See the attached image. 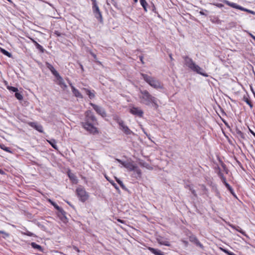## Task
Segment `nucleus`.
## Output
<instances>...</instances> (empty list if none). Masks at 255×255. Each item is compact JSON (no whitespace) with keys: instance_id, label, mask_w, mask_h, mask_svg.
<instances>
[{"instance_id":"1","label":"nucleus","mask_w":255,"mask_h":255,"mask_svg":"<svg viewBox=\"0 0 255 255\" xmlns=\"http://www.w3.org/2000/svg\"><path fill=\"white\" fill-rule=\"evenodd\" d=\"M97 124V120L93 113L91 111L85 113V121L81 123L82 127L90 133L95 134L98 132L97 128L95 125Z\"/></svg>"},{"instance_id":"2","label":"nucleus","mask_w":255,"mask_h":255,"mask_svg":"<svg viewBox=\"0 0 255 255\" xmlns=\"http://www.w3.org/2000/svg\"><path fill=\"white\" fill-rule=\"evenodd\" d=\"M139 95L138 97L141 104L147 106L151 105L155 109H157L158 108V100L156 98L151 95L146 90L139 89Z\"/></svg>"},{"instance_id":"3","label":"nucleus","mask_w":255,"mask_h":255,"mask_svg":"<svg viewBox=\"0 0 255 255\" xmlns=\"http://www.w3.org/2000/svg\"><path fill=\"white\" fill-rule=\"evenodd\" d=\"M184 61V64L193 72L200 74L204 77H207L208 75L204 72L203 69L198 65H196L193 60L188 56H182Z\"/></svg>"},{"instance_id":"4","label":"nucleus","mask_w":255,"mask_h":255,"mask_svg":"<svg viewBox=\"0 0 255 255\" xmlns=\"http://www.w3.org/2000/svg\"><path fill=\"white\" fill-rule=\"evenodd\" d=\"M141 76L143 80L152 88L155 89H163V85L161 82L154 77L144 73H141Z\"/></svg>"},{"instance_id":"5","label":"nucleus","mask_w":255,"mask_h":255,"mask_svg":"<svg viewBox=\"0 0 255 255\" xmlns=\"http://www.w3.org/2000/svg\"><path fill=\"white\" fill-rule=\"evenodd\" d=\"M76 193L79 200L82 202H85L89 198V194L85 189L82 187H78L76 189Z\"/></svg>"},{"instance_id":"6","label":"nucleus","mask_w":255,"mask_h":255,"mask_svg":"<svg viewBox=\"0 0 255 255\" xmlns=\"http://www.w3.org/2000/svg\"><path fill=\"white\" fill-rule=\"evenodd\" d=\"M224 2L226 4H227V5H229V6H230L233 7V8L238 9H240V10H242V11H246V12H249L250 13H252L253 14H255V11H254L253 10H250V9H247L246 8H244V7H242V6H241L238 5V4H237L236 3L232 2H230V1H228V0H224Z\"/></svg>"},{"instance_id":"7","label":"nucleus","mask_w":255,"mask_h":255,"mask_svg":"<svg viewBox=\"0 0 255 255\" xmlns=\"http://www.w3.org/2000/svg\"><path fill=\"white\" fill-rule=\"evenodd\" d=\"M93 11L95 17L98 19L100 22H102L103 21L102 15L96 1H94V3L93 4Z\"/></svg>"},{"instance_id":"8","label":"nucleus","mask_w":255,"mask_h":255,"mask_svg":"<svg viewBox=\"0 0 255 255\" xmlns=\"http://www.w3.org/2000/svg\"><path fill=\"white\" fill-rule=\"evenodd\" d=\"M117 123L120 126V129L122 130L125 134L129 135L133 133L132 131L125 124L123 120L118 119Z\"/></svg>"},{"instance_id":"9","label":"nucleus","mask_w":255,"mask_h":255,"mask_svg":"<svg viewBox=\"0 0 255 255\" xmlns=\"http://www.w3.org/2000/svg\"><path fill=\"white\" fill-rule=\"evenodd\" d=\"M116 160L130 171H133L135 169V167L136 166L130 162L123 161L118 158H116Z\"/></svg>"},{"instance_id":"10","label":"nucleus","mask_w":255,"mask_h":255,"mask_svg":"<svg viewBox=\"0 0 255 255\" xmlns=\"http://www.w3.org/2000/svg\"><path fill=\"white\" fill-rule=\"evenodd\" d=\"M90 105L92 106L97 113L101 116L102 117L104 118L107 116L106 111L103 108L92 103H90Z\"/></svg>"},{"instance_id":"11","label":"nucleus","mask_w":255,"mask_h":255,"mask_svg":"<svg viewBox=\"0 0 255 255\" xmlns=\"http://www.w3.org/2000/svg\"><path fill=\"white\" fill-rule=\"evenodd\" d=\"M129 112L131 114H132L135 116L140 117V118L142 117L143 115V111L140 108H139L138 107H131L129 109Z\"/></svg>"},{"instance_id":"12","label":"nucleus","mask_w":255,"mask_h":255,"mask_svg":"<svg viewBox=\"0 0 255 255\" xmlns=\"http://www.w3.org/2000/svg\"><path fill=\"white\" fill-rule=\"evenodd\" d=\"M233 133L239 138L240 141H241L242 139H245V136L244 133L243 132H242L238 128L236 127L234 129Z\"/></svg>"},{"instance_id":"13","label":"nucleus","mask_w":255,"mask_h":255,"mask_svg":"<svg viewBox=\"0 0 255 255\" xmlns=\"http://www.w3.org/2000/svg\"><path fill=\"white\" fill-rule=\"evenodd\" d=\"M189 241L201 249L204 248L203 245L199 242L197 237L194 235H192L189 237Z\"/></svg>"},{"instance_id":"14","label":"nucleus","mask_w":255,"mask_h":255,"mask_svg":"<svg viewBox=\"0 0 255 255\" xmlns=\"http://www.w3.org/2000/svg\"><path fill=\"white\" fill-rule=\"evenodd\" d=\"M56 78V83L59 85L61 88L65 89L67 88V85L65 83L63 78L60 76L59 74L55 77Z\"/></svg>"},{"instance_id":"15","label":"nucleus","mask_w":255,"mask_h":255,"mask_svg":"<svg viewBox=\"0 0 255 255\" xmlns=\"http://www.w3.org/2000/svg\"><path fill=\"white\" fill-rule=\"evenodd\" d=\"M28 124L30 127L35 128L36 130H37L39 132H41V133H42L43 132V127L41 125L38 124L37 123H35V122H30Z\"/></svg>"},{"instance_id":"16","label":"nucleus","mask_w":255,"mask_h":255,"mask_svg":"<svg viewBox=\"0 0 255 255\" xmlns=\"http://www.w3.org/2000/svg\"><path fill=\"white\" fill-rule=\"evenodd\" d=\"M49 202L54 207V208L58 210L62 215H64L65 213V211L62 208L60 207L56 203L53 202L51 200L49 199Z\"/></svg>"},{"instance_id":"17","label":"nucleus","mask_w":255,"mask_h":255,"mask_svg":"<svg viewBox=\"0 0 255 255\" xmlns=\"http://www.w3.org/2000/svg\"><path fill=\"white\" fill-rule=\"evenodd\" d=\"M46 65L47 68H48L51 73L56 77L58 75L59 73L55 69L54 67L50 63L46 62Z\"/></svg>"},{"instance_id":"18","label":"nucleus","mask_w":255,"mask_h":255,"mask_svg":"<svg viewBox=\"0 0 255 255\" xmlns=\"http://www.w3.org/2000/svg\"><path fill=\"white\" fill-rule=\"evenodd\" d=\"M72 91L75 97L82 99L83 98L81 93L76 89L74 86H71Z\"/></svg>"},{"instance_id":"19","label":"nucleus","mask_w":255,"mask_h":255,"mask_svg":"<svg viewBox=\"0 0 255 255\" xmlns=\"http://www.w3.org/2000/svg\"><path fill=\"white\" fill-rule=\"evenodd\" d=\"M29 38L32 41V42L34 44L36 48L38 49L41 53H43L44 51V49L43 47L38 44L34 39L31 37H29Z\"/></svg>"},{"instance_id":"20","label":"nucleus","mask_w":255,"mask_h":255,"mask_svg":"<svg viewBox=\"0 0 255 255\" xmlns=\"http://www.w3.org/2000/svg\"><path fill=\"white\" fill-rule=\"evenodd\" d=\"M148 250L155 255H165L160 250L154 249L151 247H148Z\"/></svg>"},{"instance_id":"21","label":"nucleus","mask_w":255,"mask_h":255,"mask_svg":"<svg viewBox=\"0 0 255 255\" xmlns=\"http://www.w3.org/2000/svg\"><path fill=\"white\" fill-rule=\"evenodd\" d=\"M82 90L85 92L90 99H93L95 97V91L94 90L91 91L87 88H83Z\"/></svg>"},{"instance_id":"22","label":"nucleus","mask_w":255,"mask_h":255,"mask_svg":"<svg viewBox=\"0 0 255 255\" xmlns=\"http://www.w3.org/2000/svg\"><path fill=\"white\" fill-rule=\"evenodd\" d=\"M157 241L158 243L160 245H164L167 247H169L170 246V244L168 241L162 238L157 239Z\"/></svg>"},{"instance_id":"23","label":"nucleus","mask_w":255,"mask_h":255,"mask_svg":"<svg viewBox=\"0 0 255 255\" xmlns=\"http://www.w3.org/2000/svg\"><path fill=\"white\" fill-rule=\"evenodd\" d=\"M48 143L54 148L55 149L58 150V146L56 145V141L54 139H51L47 140Z\"/></svg>"},{"instance_id":"24","label":"nucleus","mask_w":255,"mask_h":255,"mask_svg":"<svg viewBox=\"0 0 255 255\" xmlns=\"http://www.w3.org/2000/svg\"><path fill=\"white\" fill-rule=\"evenodd\" d=\"M230 226L233 229H235L236 230V231H237L238 232L241 233L242 234H243V235H246L245 234V232L243 231L242 230V229L239 227V226H235V225H230Z\"/></svg>"},{"instance_id":"25","label":"nucleus","mask_w":255,"mask_h":255,"mask_svg":"<svg viewBox=\"0 0 255 255\" xmlns=\"http://www.w3.org/2000/svg\"><path fill=\"white\" fill-rule=\"evenodd\" d=\"M243 100L251 107L252 108L253 105L252 103L250 100L249 98L247 96H244L243 98Z\"/></svg>"},{"instance_id":"26","label":"nucleus","mask_w":255,"mask_h":255,"mask_svg":"<svg viewBox=\"0 0 255 255\" xmlns=\"http://www.w3.org/2000/svg\"><path fill=\"white\" fill-rule=\"evenodd\" d=\"M31 246L33 248L37 249L38 250H39L40 251H41L42 250V247L40 245L36 244L35 243H34V242L31 243Z\"/></svg>"},{"instance_id":"27","label":"nucleus","mask_w":255,"mask_h":255,"mask_svg":"<svg viewBox=\"0 0 255 255\" xmlns=\"http://www.w3.org/2000/svg\"><path fill=\"white\" fill-rule=\"evenodd\" d=\"M0 52L3 54H4V55H5L9 58L12 57V55L10 53H9V52H8L7 51H6V50H5L3 48H0Z\"/></svg>"},{"instance_id":"28","label":"nucleus","mask_w":255,"mask_h":255,"mask_svg":"<svg viewBox=\"0 0 255 255\" xmlns=\"http://www.w3.org/2000/svg\"><path fill=\"white\" fill-rule=\"evenodd\" d=\"M0 148L9 153H11V151L10 150L9 147H6L4 144L0 143Z\"/></svg>"},{"instance_id":"29","label":"nucleus","mask_w":255,"mask_h":255,"mask_svg":"<svg viewBox=\"0 0 255 255\" xmlns=\"http://www.w3.org/2000/svg\"><path fill=\"white\" fill-rule=\"evenodd\" d=\"M225 185V186L227 187V188L230 191V192H231V193L234 196H235V193H234V190L232 188V187L227 182V183H225V184H224Z\"/></svg>"},{"instance_id":"30","label":"nucleus","mask_w":255,"mask_h":255,"mask_svg":"<svg viewBox=\"0 0 255 255\" xmlns=\"http://www.w3.org/2000/svg\"><path fill=\"white\" fill-rule=\"evenodd\" d=\"M140 3L143 8H144L145 11H147L146 6L147 5V3L145 0H139Z\"/></svg>"},{"instance_id":"31","label":"nucleus","mask_w":255,"mask_h":255,"mask_svg":"<svg viewBox=\"0 0 255 255\" xmlns=\"http://www.w3.org/2000/svg\"><path fill=\"white\" fill-rule=\"evenodd\" d=\"M186 187H188L189 189L191 191L192 194L195 197H197V195L196 194V191L191 187L190 185H187Z\"/></svg>"},{"instance_id":"32","label":"nucleus","mask_w":255,"mask_h":255,"mask_svg":"<svg viewBox=\"0 0 255 255\" xmlns=\"http://www.w3.org/2000/svg\"><path fill=\"white\" fill-rule=\"evenodd\" d=\"M116 178V181L120 184V185L121 186V187L123 189H126V187L124 185V184H123V182L120 180L119 179H118V178L117 177H115Z\"/></svg>"},{"instance_id":"33","label":"nucleus","mask_w":255,"mask_h":255,"mask_svg":"<svg viewBox=\"0 0 255 255\" xmlns=\"http://www.w3.org/2000/svg\"><path fill=\"white\" fill-rule=\"evenodd\" d=\"M133 171L135 172L138 175L139 177H140L141 175V171L140 169H139L137 166L135 167V169L133 170Z\"/></svg>"},{"instance_id":"34","label":"nucleus","mask_w":255,"mask_h":255,"mask_svg":"<svg viewBox=\"0 0 255 255\" xmlns=\"http://www.w3.org/2000/svg\"><path fill=\"white\" fill-rule=\"evenodd\" d=\"M15 97L17 99L19 100H21L23 99L22 95L17 92L15 93Z\"/></svg>"},{"instance_id":"35","label":"nucleus","mask_w":255,"mask_h":255,"mask_svg":"<svg viewBox=\"0 0 255 255\" xmlns=\"http://www.w3.org/2000/svg\"><path fill=\"white\" fill-rule=\"evenodd\" d=\"M0 234H2V237L4 238V239H5L6 238H7L9 237V234L4 231H0ZM1 236H0V237Z\"/></svg>"},{"instance_id":"36","label":"nucleus","mask_w":255,"mask_h":255,"mask_svg":"<svg viewBox=\"0 0 255 255\" xmlns=\"http://www.w3.org/2000/svg\"><path fill=\"white\" fill-rule=\"evenodd\" d=\"M7 89L11 91H12L13 92H17L18 91V89L17 88H15V87H11V86H8L7 87Z\"/></svg>"},{"instance_id":"37","label":"nucleus","mask_w":255,"mask_h":255,"mask_svg":"<svg viewBox=\"0 0 255 255\" xmlns=\"http://www.w3.org/2000/svg\"><path fill=\"white\" fill-rule=\"evenodd\" d=\"M22 234L25 235L29 236V237H33V236L34 237V236H35V235L33 233H31V232H29L28 231H26L25 232L23 233Z\"/></svg>"},{"instance_id":"38","label":"nucleus","mask_w":255,"mask_h":255,"mask_svg":"<svg viewBox=\"0 0 255 255\" xmlns=\"http://www.w3.org/2000/svg\"><path fill=\"white\" fill-rule=\"evenodd\" d=\"M112 185L117 189L119 190L118 186L114 181H110Z\"/></svg>"},{"instance_id":"39","label":"nucleus","mask_w":255,"mask_h":255,"mask_svg":"<svg viewBox=\"0 0 255 255\" xmlns=\"http://www.w3.org/2000/svg\"><path fill=\"white\" fill-rule=\"evenodd\" d=\"M68 175H69V178L71 179H72V180H74L75 179V175L74 174H69Z\"/></svg>"},{"instance_id":"40","label":"nucleus","mask_w":255,"mask_h":255,"mask_svg":"<svg viewBox=\"0 0 255 255\" xmlns=\"http://www.w3.org/2000/svg\"><path fill=\"white\" fill-rule=\"evenodd\" d=\"M201 188H202V190H203L204 191H205V193L206 194V192L207 191V189L206 188V187H205V185H201Z\"/></svg>"},{"instance_id":"41","label":"nucleus","mask_w":255,"mask_h":255,"mask_svg":"<svg viewBox=\"0 0 255 255\" xmlns=\"http://www.w3.org/2000/svg\"><path fill=\"white\" fill-rule=\"evenodd\" d=\"M90 54L93 57V58L96 60L97 59V56L96 55V54H95L93 52H90Z\"/></svg>"},{"instance_id":"42","label":"nucleus","mask_w":255,"mask_h":255,"mask_svg":"<svg viewBox=\"0 0 255 255\" xmlns=\"http://www.w3.org/2000/svg\"><path fill=\"white\" fill-rule=\"evenodd\" d=\"M221 179L224 184H225V183H227L226 178L225 177H222V178H221Z\"/></svg>"},{"instance_id":"43","label":"nucleus","mask_w":255,"mask_h":255,"mask_svg":"<svg viewBox=\"0 0 255 255\" xmlns=\"http://www.w3.org/2000/svg\"><path fill=\"white\" fill-rule=\"evenodd\" d=\"M73 248L74 250H75L77 252H80L79 249L76 246H73Z\"/></svg>"},{"instance_id":"44","label":"nucleus","mask_w":255,"mask_h":255,"mask_svg":"<svg viewBox=\"0 0 255 255\" xmlns=\"http://www.w3.org/2000/svg\"><path fill=\"white\" fill-rule=\"evenodd\" d=\"M140 165H141V166H144V167H146V168H148V167H147V165H147L146 163H140Z\"/></svg>"},{"instance_id":"45","label":"nucleus","mask_w":255,"mask_h":255,"mask_svg":"<svg viewBox=\"0 0 255 255\" xmlns=\"http://www.w3.org/2000/svg\"><path fill=\"white\" fill-rule=\"evenodd\" d=\"M249 33V35L253 39L255 40V36H254L252 33H250V32H248Z\"/></svg>"},{"instance_id":"46","label":"nucleus","mask_w":255,"mask_h":255,"mask_svg":"<svg viewBox=\"0 0 255 255\" xmlns=\"http://www.w3.org/2000/svg\"><path fill=\"white\" fill-rule=\"evenodd\" d=\"M219 176H220V178H222V177H224L223 173H222L221 172H219Z\"/></svg>"},{"instance_id":"47","label":"nucleus","mask_w":255,"mask_h":255,"mask_svg":"<svg viewBox=\"0 0 255 255\" xmlns=\"http://www.w3.org/2000/svg\"><path fill=\"white\" fill-rule=\"evenodd\" d=\"M55 34H56L58 36H60L61 35L60 33L57 31H55Z\"/></svg>"},{"instance_id":"48","label":"nucleus","mask_w":255,"mask_h":255,"mask_svg":"<svg viewBox=\"0 0 255 255\" xmlns=\"http://www.w3.org/2000/svg\"><path fill=\"white\" fill-rule=\"evenodd\" d=\"M223 252L225 253H226L228 255V253H229V251H228L227 250H226V249H223Z\"/></svg>"},{"instance_id":"49","label":"nucleus","mask_w":255,"mask_h":255,"mask_svg":"<svg viewBox=\"0 0 255 255\" xmlns=\"http://www.w3.org/2000/svg\"><path fill=\"white\" fill-rule=\"evenodd\" d=\"M228 255H236L234 253L229 252V253H228Z\"/></svg>"},{"instance_id":"50","label":"nucleus","mask_w":255,"mask_h":255,"mask_svg":"<svg viewBox=\"0 0 255 255\" xmlns=\"http://www.w3.org/2000/svg\"><path fill=\"white\" fill-rule=\"evenodd\" d=\"M183 243L187 246L188 245V242L186 241H183Z\"/></svg>"},{"instance_id":"51","label":"nucleus","mask_w":255,"mask_h":255,"mask_svg":"<svg viewBox=\"0 0 255 255\" xmlns=\"http://www.w3.org/2000/svg\"><path fill=\"white\" fill-rule=\"evenodd\" d=\"M218 7H221L222 6H223V5L221 3H219L217 5Z\"/></svg>"},{"instance_id":"52","label":"nucleus","mask_w":255,"mask_h":255,"mask_svg":"<svg viewBox=\"0 0 255 255\" xmlns=\"http://www.w3.org/2000/svg\"><path fill=\"white\" fill-rule=\"evenodd\" d=\"M140 60L142 63H144V62L143 61V57H142V56L140 57Z\"/></svg>"},{"instance_id":"53","label":"nucleus","mask_w":255,"mask_h":255,"mask_svg":"<svg viewBox=\"0 0 255 255\" xmlns=\"http://www.w3.org/2000/svg\"><path fill=\"white\" fill-rule=\"evenodd\" d=\"M200 13L201 14V15H204V13L203 12V11H200Z\"/></svg>"},{"instance_id":"54","label":"nucleus","mask_w":255,"mask_h":255,"mask_svg":"<svg viewBox=\"0 0 255 255\" xmlns=\"http://www.w3.org/2000/svg\"><path fill=\"white\" fill-rule=\"evenodd\" d=\"M3 173V171L0 169V173L2 174Z\"/></svg>"},{"instance_id":"55","label":"nucleus","mask_w":255,"mask_h":255,"mask_svg":"<svg viewBox=\"0 0 255 255\" xmlns=\"http://www.w3.org/2000/svg\"><path fill=\"white\" fill-rule=\"evenodd\" d=\"M169 57H170L171 60H172V57L171 54L169 55Z\"/></svg>"},{"instance_id":"56","label":"nucleus","mask_w":255,"mask_h":255,"mask_svg":"<svg viewBox=\"0 0 255 255\" xmlns=\"http://www.w3.org/2000/svg\"><path fill=\"white\" fill-rule=\"evenodd\" d=\"M80 66H81V68L82 69V70H83V66L82 65H80Z\"/></svg>"},{"instance_id":"57","label":"nucleus","mask_w":255,"mask_h":255,"mask_svg":"<svg viewBox=\"0 0 255 255\" xmlns=\"http://www.w3.org/2000/svg\"><path fill=\"white\" fill-rule=\"evenodd\" d=\"M138 0H134V2L135 3H136L137 2Z\"/></svg>"},{"instance_id":"58","label":"nucleus","mask_w":255,"mask_h":255,"mask_svg":"<svg viewBox=\"0 0 255 255\" xmlns=\"http://www.w3.org/2000/svg\"><path fill=\"white\" fill-rule=\"evenodd\" d=\"M7 1H8L10 3H12V1L11 0H7Z\"/></svg>"},{"instance_id":"59","label":"nucleus","mask_w":255,"mask_h":255,"mask_svg":"<svg viewBox=\"0 0 255 255\" xmlns=\"http://www.w3.org/2000/svg\"><path fill=\"white\" fill-rule=\"evenodd\" d=\"M7 1H8L10 3H12V1L11 0H7Z\"/></svg>"},{"instance_id":"60","label":"nucleus","mask_w":255,"mask_h":255,"mask_svg":"<svg viewBox=\"0 0 255 255\" xmlns=\"http://www.w3.org/2000/svg\"><path fill=\"white\" fill-rule=\"evenodd\" d=\"M92 0V2H93L92 4H93V3H94V1H96V0Z\"/></svg>"},{"instance_id":"61","label":"nucleus","mask_w":255,"mask_h":255,"mask_svg":"<svg viewBox=\"0 0 255 255\" xmlns=\"http://www.w3.org/2000/svg\"><path fill=\"white\" fill-rule=\"evenodd\" d=\"M118 221H119V222H120L122 223V220H118Z\"/></svg>"}]
</instances>
